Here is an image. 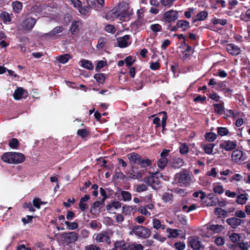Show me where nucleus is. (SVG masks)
Wrapping results in <instances>:
<instances>
[{"label": "nucleus", "mask_w": 250, "mask_h": 250, "mask_svg": "<svg viewBox=\"0 0 250 250\" xmlns=\"http://www.w3.org/2000/svg\"><path fill=\"white\" fill-rule=\"evenodd\" d=\"M248 200L246 194H241L237 197L236 202L241 205L244 204Z\"/></svg>", "instance_id": "obj_44"}, {"label": "nucleus", "mask_w": 250, "mask_h": 250, "mask_svg": "<svg viewBox=\"0 0 250 250\" xmlns=\"http://www.w3.org/2000/svg\"><path fill=\"white\" fill-rule=\"evenodd\" d=\"M191 180L189 171L185 169L176 174L173 183L181 187H188L189 185Z\"/></svg>", "instance_id": "obj_2"}, {"label": "nucleus", "mask_w": 250, "mask_h": 250, "mask_svg": "<svg viewBox=\"0 0 250 250\" xmlns=\"http://www.w3.org/2000/svg\"><path fill=\"white\" fill-rule=\"evenodd\" d=\"M172 194L165 193L163 196V200L165 202H168L172 199Z\"/></svg>", "instance_id": "obj_60"}, {"label": "nucleus", "mask_w": 250, "mask_h": 250, "mask_svg": "<svg viewBox=\"0 0 250 250\" xmlns=\"http://www.w3.org/2000/svg\"><path fill=\"white\" fill-rule=\"evenodd\" d=\"M220 115L224 114V118H226L227 117L232 116L233 118H236L237 117H239L240 115V113L238 112L234 111L233 110H225L223 105H222L221 103H220Z\"/></svg>", "instance_id": "obj_8"}, {"label": "nucleus", "mask_w": 250, "mask_h": 250, "mask_svg": "<svg viewBox=\"0 0 250 250\" xmlns=\"http://www.w3.org/2000/svg\"><path fill=\"white\" fill-rule=\"evenodd\" d=\"M221 44L224 48H226L227 51L232 55H237L240 53V48L234 44L230 43L226 45L224 42H222Z\"/></svg>", "instance_id": "obj_9"}, {"label": "nucleus", "mask_w": 250, "mask_h": 250, "mask_svg": "<svg viewBox=\"0 0 250 250\" xmlns=\"http://www.w3.org/2000/svg\"><path fill=\"white\" fill-rule=\"evenodd\" d=\"M161 174L159 172L152 173L151 175L145 178V182L153 189H158L161 187V182L160 177Z\"/></svg>", "instance_id": "obj_3"}, {"label": "nucleus", "mask_w": 250, "mask_h": 250, "mask_svg": "<svg viewBox=\"0 0 250 250\" xmlns=\"http://www.w3.org/2000/svg\"><path fill=\"white\" fill-rule=\"evenodd\" d=\"M122 203L118 201H112L110 204L106 205V208L107 211L111 210L114 208L115 209H118L121 207Z\"/></svg>", "instance_id": "obj_25"}, {"label": "nucleus", "mask_w": 250, "mask_h": 250, "mask_svg": "<svg viewBox=\"0 0 250 250\" xmlns=\"http://www.w3.org/2000/svg\"><path fill=\"white\" fill-rule=\"evenodd\" d=\"M189 245L193 250H199L202 246V244L198 238L194 237L190 240Z\"/></svg>", "instance_id": "obj_21"}, {"label": "nucleus", "mask_w": 250, "mask_h": 250, "mask_svg": "<svg viewBox=\"0 0 250 250\" xmlns=\"http://www.w3.org/2000/svg\"><path fill=\"white\" fill-rule=\"evenodd\" d=\"M237 146V142L236 141H227L221 143L220 146L224 148L226 151H231L234 149Z\"/></svg>", "instance_id": "obj_12"}, {"label": "nucleus", "mask_w": 250, "mask_h": 250, "mask_svg": "<svg viewBox=\"0 0 250 250\" xmlns=\"http://www.w3.org/2000/svg\"><path fill=\"white\" fill-rule=\"evenodd\" d=\"M152 162L153 161L148 158L143 159L141 157V160H140L139 165H140L142 167L145 168L151 166Z\"/></svg>", "instance_id": "obj_31"}, {"label": "nucleus", "mask_w": 250, "mask_h": 250, "mask_svg": "<svg viewBox=\"0 0 250 250\" xmlns=\"http://www.w3.org/2000/svg\"><path fill=\"white\" fill-rule=\"evenodd\" d=\"M117 9L118 8H114L112 10V14L114 15L113 16L114 17H117L120 19L123 17H125L126 13L125 12L122 13L119 12Z\"/></svg>", "instance_id": "obj_48"}, {"label": "nucleus", "mask_w": 250, "mask_h": 250, "mask_svg": "<svg viewBox=\"0 0 250 250\" xmlns=\"http://www.w3.org/2000/svg\"><path fill=\"white\" fill-rule=\"evenodd\" d=\"M70 58L71 56L69 54H64L58 57V61L59 62L64 64L66 63Z\"/></svg>", "instance_id": "obj_37"}, {"label": "nucleus", "mask_w": 250, "mask_h": 250, "mask_svg": "<svg viewBox=\"0 0 250 250\" xmlns=\"http://www.w3.org/2000/svg\"><path fill=\"white\" fill-rule=\"evenodd\" d=\"M231 158L234 162H241L246 160V157L241 150L236 149L233 151Z\"/></svg>", "instance_id": "obj_11"}, {"label": "nucleus", "mask_w": 250, "mask_h": 250, "mask_svg": "<svg viewBox=\"0 0 250 250\" xmlns=\"http://www.w3.org/2000/svg\"><path fill=\"white\" fill-rule=\"evenodd\" d=\"M34 217L31 215H27L26 217H23L21 218V221L24 225L31 223L33 221Z\"/></svg>", "instance_id": "obj_53"}, {"label": "nucleus", "mask_w": 250, "mask_h": 250, "mask_svg": "<svg viewBox=\"0 0 250 250\" xmlns=\"http://www.w3.org/2000/svg\"><path fill=\"white\" fill-rule=\"evenodd\" d=\"M179 151L181 154H187L189 151V147L186 143H181L179 146Z\"/></svg>", "instance_id": "obj_39"}, {"label": "nucleus", "mask_w": 250, "mask_h": 250, "mask_svg": "<svg viewBox=\"0 0 250 250\" xmlns=\"http://www.w3.org/2000/svg\"><path fill=\"white\" fill-rule=\"evenodd\" d=\"M0 17L4 23H7L11 21V15L6 11H2Z\"/></svg>", "instance_id": "obj_26"}, {"label": "nucleus", "mask_w": 250, "mask_h": 250, "mask_svg": "<svg viewBox=\"0 0 250 250\" xmlns=\"http://www.w3.org/2000/svg\"><path fill=\"white\" fill-rule=\"evenodd\" d=\"M174 247L178 250H183L186 248V245L184 242H178L174 244Z\"/></svg>", "instance_id": "obj_54"}, {"label": "nucleus", "mask_w": 250, "mask_h": 250, "mask_svg": "<svg viewBox=\"0 0 250 250\" xmlns=\"http://www.w3.org/2000/svg\"><path fill=\"white\" fill-rule=\"evenodd\" d=\"M144 247L141 244H135L130 247L129 250H143Z\"/></svg>", "instance_id": "obj_63"}, {"label": "nucleus", "mask_w": 250, "mask_h": 250, "mask_svg": "<svg viewBox=\"0 0 250 250\" xmlns=\"http://www.w3.org/2000/svg\"><path fill=\"white\" fill-rule=\"evenodd\" d=\"M239 248L241 250H248L249 248V245L248 243L241 242L239 244Z\"/></svg>", "instance_id": "obj_62"}, {"label": "nucleus", "mask_w": 250, "mask_h": 250, "mask_svg": "<svg viewBox=\"0 0 250 250\" xmlns=\"http://www.w3.org/2000/svg\"><path fill=\"white\" fill-rule=\"evenodd\" d=\"M96 240L98 242H105L107 244H110V238L106 232L99 233L97 235Z\"/></svg>", "instance_id": "obj_16"}, {"label": "nucleus", "mask_w": 250, "mask_h": 250, "mask_svg": "<svg viewBox=\"0 0 250 250\" xmlns=\"http://www.w3.org/2000/svg\"><path fill=\"white\" fill-rule=\"evenodd\" d=\"M125 63L127 67H130L134 62L133 58L131 56L126 57L125 59Z\"/></svg>", "instance_id": "obj_51"}, {"label": "nucleus", "mask_w": 250, "mask_h": 250, "mask_svg": "<svg viewBox=\"0 0 250 250\" xmlns=\"http://www.w3.org/2000/svg\"><path fill=\"white\" fill-rule=\"evenodd\" d=\"M13 10L15 13H20L22 8V3L19 1H15L12 2V4Z\"/></svg>", "instance_id": "obj_28"}, {"label": "nucleus", "mask_w": 250, "mask_h": 250, "mask_svg": "<svg viewBox=\"0 0 250 250\" xmlns=\"http://www.w3.org/2000/svg\"><path fill=\"white\" fill-rule=\"evenodd\" d=\"M207 200L206 201L208 206H214L219 204V199L216 195L211 193L207 195Z\"/></svg>", "instance_id": "obj_14"}, {"label": "nucleus", "mask_w": 250, "mask_h": 250, "mask_svg": "<svg viewBox=\"0 0 250 250\" xmlns=\"http://www.w3.org/2000/svg\"><path fill=\"white\" fill-rule=\"evenodd\" d=\"M229 238L233 243L238 242L240 241L241 236L238 233H229Z\"/></svg>", "instance_id": "obj_43"}, {"label": "nucleus", "mask_w": 250, "mask_h": 250, "mask_svg": "<svg viewBox=\"0 0 250 250\" xmlns=\"http://www.w3.org/2000/svg\"><path fill=\"white\" fill-rule=\"evenodd\" d=\"M28 95V92L21 87H18L13 93L14 99L16 100H20L22 98L25 99Z\"/></svg>", "instance_id": "obj_10"}, {"label": "nucleus", "mask_w": 250, "mask_h": 250, "mask_svg": "<svg viewBox=\"0 0 250 250\" xmlns=\"http://www.w3.org/2000/svg\"><path fill=\"white\" fill-rule=\"evenodd\" d=\"M102 205L101 203L98 201H95L91 206L90 210L91 213L92 214H95L96 213V209L98 208L99 210H100L102 208Z\"/></svg>", "instance_id": "obj_34"}, {"label": "nucleus", "mask_w": 250, "mask_h": 250, "mask_svg": "<svg viewBox=\"0 0 250 250\" xmlns=\"http://www.w3.org/2000/svg\"><path fill=\"white\" fill-rule=\"evenodd\" d=\"M235 216L237 217V218H244L246 217V215L245 212L241 210H238L235 212Z\"/></svg>", "instance_id": "obj_59"}, {"label": "nucleus", "mask_w": 250, "mask_h": 250, "mask_svg": "<svg viewBox=\"0 0 250 250\" xmlns=\"http://www.w3.org/2000/svg\"><path fill=\"white\" fill-rule=\"evenodd\" d=\"M217 222L212 220L206 225L208 237L212 236L215 238V243L219 246V224H215Z\"/></svg>", "instance_id": "obj_4"}, {"label": "nucleus", "mask_w": 250, "mask_h": 250, "mask_svg": "<svg viewBox=\"0 0 250 250\" xmlns=\"http://www.w3.org/2000/svg\"><path fill=\"white\" fill-rule=\"evenodd\" d=\"M107 65V62L106 61H99L98 62L96 66L95 67V70L97 72H99L102 68H103L104 67L105 65Z\"/></svg>", "instance_id": "obj_47"}, {"label": "nucleus", "mask_w": 250, "mask_h": 250, "mask_svg": "<svg viewBox=\"0 0 250 250\" xmlns=\"http://www.w3.org/2000/svg\"><path fill=\"white\" fill-rule=\"evenodd\" d=\"M33 206L38 209L41 208V206L42 205V202L39 198H35L33 201Z\"/></svg>", "instance_id": "obj_50"}, {"label": "nucleus", "mask_w": 250, "mask_h": 250, "mask_svg": "<svg viewBox=\"0 0 250 250\" xmlns=\"http://www.w3.org/2000/svg\"><path fill=\"white\" fill-rule=\"evenodd\" d=\"M83 23L80 20H74L72 21L70 31L71 34L74 36H78L81 29L82 28Z\"/></svg>", "instance_id": "obj_6"}, {"label": "nucleus", "mask_w": 250, "mask_h": 250, "mask_svg": "<svg viewBox=\"0 0 250 250\" xmlns=\"http://www.w3.org/2000/svg\"><path fill=\"white\" fill-rule=\"evenodd\" d=\"M177 24L178 28H182L183 31H186L188 28L190 27L189 22L187 21L178 20L177 21Z\"/></svg>", "instance_id": "obj_24"}, {"label": "nucleus", "mask_w": 250, "mask_h": 250, "mask_svg": "<svg viewBox=\"0 0 250 250\" xmlns=\"http://www.w3.org/2000/svg\"><path fill=\"white\" fill-rule=\"evenodd\" d=\"M147 190V187L145 184L138 185L136 188V191L141 192Z\"/></svg>", "instance_id": "obj_57"}, {"label": "nucleus", "mask_w": 250, "mask_h": 250, "mask_svg": "<svg viewBox=\"0 0 250 250\" xmlns=\"http://www.w3.org/2000/svg\"><path fill=\"white\" fill-rule=\"evenodd\" d=\"M64 222L68 229L74 230L78 228V224L76 222H69L67 221H64Z\"/></svg>", "instance_id": "obj_46"}, {"label": "nucleus", "mask_w": 250, "mask_h": 250, "mask_svg": "<svg viewBox=\"0 0 250 250\" xmlns=\"http://www.w3.org/2000/svg\"><path fill=\"white\" fill-rule=\"evenodd\" d=\"M105 30L108 33L113 34L116 31V29L114 25L111 24H107L105 26Z\"/></svg>", "instance_id": "obj_55"}, {"label": "nucleus", "mask_w": 250, "mask_h": 250, "mask_svg": "<svg viewBox=\"0 0 250 250\" xmlns=\"http://www.w3.org/2000/svg\"><path fill=\"white\" fill-rule=\"evenodd\" d=\"M23 208L25 209H28L30 212L35 211V209L33 208L32 204L30 202L25 203L23 205Z\"/></svg>", "instance_id": "obj_56"}, {"label": "nucleus", "mask_w": 250, "mask_h": 250, "mask_svg": "<svg viewBox=\"0 0 250 250\" xmlns=\"http://www.w3.org/2000/svg\"><path fill=\"white\" fill-rule=\"evenodd\" d=\"M193 101L195 103L199 102L201 104H204L206 101V97L198 95L194 98Z\"/></svg>", "instance_id": "obj_52"}, {"label": "nucleus", "mask_w": 250, "mask_h": 250, "mask_svg": "<svg viewBox=\"0 0 250 250\" xmlns=\"http://www.w3.org/2000/svg\"><path fill=\"white\" fill-rule=\"evenodd\" d=\"M85 250H101L100 248L94 245H89L85 247Z\"/></svg>", "instance_id": "obj_64"}, {"label": "nucleus", "mask_w": 250, "mask_h": 250, "mask_svg": "<svg viewBox=\"0 0 250 250\" xmlns=\"http://www.w3.org/2000/svg\"><path fill=\"white\" fill-rule=\"evenodd\" d=\"M105 75L104 73H97L94 75V78L99 83L103 84L105 81Z\"/></svg>", "instance_id": "obj_27"}, {"label": "nucleus", "mask_w": 250, "mask_h": 250, "mask_svg": "<svg viewBox=\"0 0 250 250\" xmlns=\"http://www.w3.org/2000/svg\"><path fill=\"white\" fill-rule=\"evenodd\" d=\"M121 195L122 197V200L124 202L130 201L131 199V194L128 191L122 190L121 191Z\"/></svg>", "instance_id": "obj_38"}, {"label": "nucleus", "mask_w": 250, "mask_h": 250, "mask_svg": "<svg viewBox=\"0 0 250 250\" xmlns=\"http://www.w3.org/2000/svg\"><path fill=\"white\" fill-rule=\"evenodd\" d=\"M214 145L213 144H209L205 145L202 146L203 149L205 152L208 154H210L213 151V148Z\"/></svg>", "instance_id": "obj_41"}, {"label": "nucleus", "mask_w": 250, "mask_h": 250, "mask_svg": "<svg viewBox=\"0 0 250 250\" xmlns=\"http://www.w3.org/2000/svg\"><path fill=\"white\" fill-rule=\"evenodd\" d=\"M130 39V35H125L122 37L118 38L117 39L118 46L120 48H125L127 47L130 43L127 42V41Z\"/></svg>", "instance_id": "obj_17"}, {"label": "nucleus", "mask_w": 250, "mask_h": 250, "mask_svg": "<svg viewBox=\"0 0 250 250\" xmlns=\"http://www.w3.org/2000/svg\"><path fill=\"white\" fill-rule=\"evenodd\" d=\"M208 16V13L207 11H201L192 18V23H194L197 21H204L207 18Z\"/></svg>", "instance_id": "obj_22"}, {"label": "nucleus", "mask_w": 250, "mask_h": 250, "mask_svg": "<svg viewBox=\"0 0 250 250\" xmlns=\"http://www.w3.org/2000/svg\"><path fill=\"white\" fill-rule=\"evenodd\" d=\"M163 18L165 21L168 23L174 21L178 18V12L172 10H169L165 12Z\"/></svg>", "instance_id": "obj_7"}, {"label": "nucleus", "mask_w": 250, "mask_h": 250, "mask_svg": "<svg viewBox=\"0 0 250 250\" xmlns=\"http://www.w3.org/2000/svg\"><path fill=\"white\" fill-rule=\"evenodd\" d=\"M132 231L136 235L142 238H148L151 235V229L143 226L133 227Z\"/></svg>", "instance_id": "obj_5"}, {"label": "nucleus", "mask_w": 250, "mask_h": 250, "mask_svg": "<svg viewBox=\"0 0 250 250\" xmlns=\"http://www.w3.org/2000/svg\"><path fill=\"white\" fill-rule=\"evenodd\" d=\"M1 160L7 163L18 164L23 162L25 157L23 153L16 152H7L1 156Z\"/></svg>", "instance_id": "obj_1"}, {"label": "nucleus", "mask_w": 250, "mask_h": 250, "mask_svg": "<svg viewBox=\"0 0 250 250\" xmlns=\"http://www.w3.org/2000/svg\"><path fill=\"white\" fill-rule=\"evenodd\" d=\"M185 162L184 160L181 158H175L172 160H170L169 164L172 167L174 168H179L182 167Z\"/></svg>", "instance_id": "obj_20"}, {"label": "nucleus", "mask_w": 250, "mask_h": 250, "mask_svg": "<svg viewBox=\"0 0 250 250\" xmlns=\"http://www.w3.org/2000/svg\"><path fill=\"white\" fill-rule=\"evenodd\" d=\"M80 62L81 63V65L84 68L90 70L93 68L92 62L89 60L82 59L80 61Z\"/></svg>", "instance_id": "obj_29"}, {"label": "nucleus", "mask_w": 250, "mask_h": 250, "mask_svg": "<svg viewBox=\"0 0 250 250\" xmlns=\"http://www.w3.org/2000/svg\"><path fill=\"white\" fill-rule=\"evenodd\" d=\"M167 163V158L161 157L160 159L158 161L157 165L159 168L164 169L166 167Z\"/></svg>", "instance_id": "obj_45"}, {"label": "nucleus", "mask_w": 250, "mask_h": 250, "mask_svg": "<svg viewBox=\"0 0 250 250\" xmlns=\"http://www.w3.org/2000/svg\"><path fill=\"white\" fill-rule=\"evenodd\" d=\"M141 157L138 153L133 152L127 154V158L130 162L134 164H137L139 165Z\"/></svg>", "instance_id": "obj_19"}, {"label": "nucleus", "mask_w": 250, "mask_h": 250, "mask_svg": "<svg viewBox=\"0 0 250 250\" xmlns=\"http://www.w3.org/2000/svg\"><path fill=\"white\" fill-rule=\"evenodd\" d=\"M64 30V28L62 26H57L50 32L47 34V36H54L56 34H59L62 32Z\"/></svg>", "instance_id": "obj_30"}, {"label": "nucleus", "mask_w": 250, "mask_h": 250, "mask_svg": "<svg viewBox=\"0 0 250 250\" xmlns=\"http://www.w3.org/2000/svg\"><path fill=\"white\" fill-rule=\"evenodd\" d=\"M79 11L82 15L87 16L90 14V7L89 6L84 5L83 7L81 5L79 7Z\"/></svg>", "instance_id": "obj_33"}, {"label": "nucleus", "mask_w": 250, "mask_h": 250, "mask_svg": "<svg viewBox=\"0 0 250 250\" xmlns=\"http://www.w3.org/2000/svg\"><path fill=\"white\" fill-rule=\"evenodd\" d=\"M9 146L13 149H18L20 146V143L17 138H13L9 140Z\"/></svg>", "instance_id": "obj_36"}, {"label": "nucleus", "mask_w": 250, "mask_h": 250, "mask_svg": "<svg viewBox=\"0 0 250 250\" xmlns=\"http://www.w3.org/2000/svg\"><path fill=\"white\" fill-rule=\"evenodd\" d=\"M78 136L83 139H86L90 134V131L85 128L78 129L77 132Z\"/></svg>", "instance_id": "obj_23"}, {"label": "nucleus", "mask_w": 250, "mask_h": 250, "mask_svg": "<svg viewBox=\"0 0 250 250\" xmlns=\"http://www.w3.org/2000/svg\"><path fill=\"white\" fill-rule=\"evenodd\" d=\"M178 220L183 225H185L187 223V219L186 216L182 214H179L177 215Z\"/></svg>", "instance_id": "obj_58"}, {"label": "nucleus", "mask_w": 250, "mask_h": 250, "mask_svg": "<svg viewBox=\"0 0 250 250\" xmlns=\"http://www.w3.org/2000/svg\"><path fill=\"white\" fill-rule=\"evenodd\" d=\"M179 230L168 228L167 229V232L168 233L167 237L168 238H176L179 235Z\"/></svg>", "instance_id": "obj_32"}, {"label": "nucleus", "mask_w": 250, "mask_h": 250, "mask_svg": "<svg viewBox=\"0 0 250 250\" xmlns=\"http://www.w3.org/2000/svg\"><path fill=\"white\" fill-rule=\"evenodd\" d=\"M152 224L153 228L156 229H162L164 230L165 229V226L164 225L161 224V221L158 219H153L152 220Z\"/></svg>", "instance_id": "obj_35"}, {"label": "nucleus", "mask_w": 250, "mask_h": 250, "mask_svg": "<svg viewBox=\"0 0 250 250\" xmlns=\"http://www.w3.org/2000/svg\"><path fill=\"white\" fill-rule=\"evenodd\" d=\"M36 23V20L34 18H28L25 19L23 23V27L27 30H31L34 26Z\"/></svg>", "instance_id": "obj_18"}, {"label": "nucleus", "mask_w": 250, "mask_h": 250, "mask_svg": "<svg viewBox=\"0 0 250 250\" xmlns=\"http://www.w3.org/2000/svg\"><path fill=\"white\" fill-rule=\"evenodd\" d=\"M150 68L153 70H156L160 68V64L158 62H152L150 64Z\"/></svg>", "instance_id": "obj_61"}, {"label": "nucleus", "mask_w": 250, "mask_h": 250, "mask_svg": "<svg viewBox=\"0 0 250 250\" xmlns=\"http://www.w3.org/2000/svg\"><path fill=\"white\" fill-rule=\"evenodd\" d=\"M62 235L65 239L68 240L69 243L74 242L78 238V234L74 231L63 232Z\"/></svg>", "instance_id": "obj_15"}, {"label": "nucleus", "mask_w": 250, "mask_h": 250, "mask_svg": "<svg viewBox=\"0 0 250 250\" xmlns=\"http://www.w3.org/2000/svg\"><path fill=\"white\" fill-rule=\"evenodd\" d=\"M226 222L234 229L236 228L239 226L245 223L244 220L235 217L228 219Z\"/></svg>", "instance_id": "obj_13"}, {"label": "nucleus", "mask_w": 250, "mask_h": 250, "mask_svg": "<svg viewBox=\"0 0 250 250\" xmlns=\"http://www.w3.org/2000/svg\"><path fill=\"white\" fill-rule=\"evenodd\" d=\"M205 139L210 142L214 141L217 138V135L215 133L212 132L206 133L205 135Z\"/></svg>", "instance_id": "obj_40"}, {"label": "nucleus", "mask_w": 250, "mask_h": 250, "mask_svg": "<svg viewBox=\"0 0 250 250\" xmlns=\"http://www.w3.org/2000/svg\"><path fill=\"white\" fill-rule=\"evenodd\" d=\"M150 28L154 33H157L162 30L161 25L157 23L150 25Z\"/></svg>", "instance_id": "obj_49"}, {"label": "nucleus", "mask_w": 250, "mask_h": 250, "mask_svg": "<svg viewBox=\"0 0 250 250\" xmlns=\"http://www.w3.org/2000/svg\"><path fill=\"white\" fill-rule=\"evenodd\" d=\"M160 115H162V123L161 124V125H162V128L165 129L167 125V113L166 111H162L159 113Z\"/></svg>", "instance_id": "obj_42"}]
</instances>
